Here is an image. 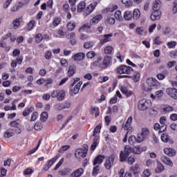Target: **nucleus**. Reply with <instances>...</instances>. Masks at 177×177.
<instances>
[{
	"instance_id": "6e6d98bb",
	"label": "nucleus",
	"mask_w": 177,
	"mask_h": 177,
	"mask_svg": "<svg viewBox=\"0 0 177 177\" xmlns=\"http://www.w3.org/2000/svg\"><path fill=\"white\" fill-rule=\"evenodd\" d=\"M176 41H169L167 44V48H169V49H172L174 48H175V46H176Z\"/></svg>"
},
{
	"instance_id": "6ab92c4d",
	"label": "nucleus",
	"mask_w": 177,
	"mask_h": 177,
	"mask_svg": "<svg viewBox=\"0 0 177 177\" xmlns=\"http://www.w3.org/2000/svg\"><path fill=\"white\" fill-rule=\"evenodd\" d=\"M84 175V169L80 167L72 172L69 177H81Z\"/></svg>"
},
{
	"instance_id": "de8ad7c7",
	"label": "nucleus",
	"mask_w": 177,
	"mask_h": 177,
	"mask_svg": "<svg viewBox=\"0 0 177 177\" xmlns=\"http://www.w3.org/2000/svg\"><path fill=\"white\" fill-rule=\"evenodd\" d=\"M48 112H42L40 116V120L42 121V122H45L46 120H48Z\"/></svg>"
},
{
	"instance_id": "6e6552de",
	"label": "nucleus",
	"mask_w": 177,
	"mask_h": 177,
	"mask_svg": "<svg viewBox=\"0 0 177 177\" xmlns=\"http://www.w3.org/2000/svg\"><path fill=\"white\" fill-rule=\"evenodd\" d=\"M10 126L12 128V131L17 135L21 133V124L19 120H14L10 122Z\"/></svg>"
},
{
	"instance_id": "f8f14e48",
	"label": "nucleus",
	"mask_w": 177,
	"mask_h": 177,
	"mask_svg": "<svg viewBox=\"0 0 177 177\" xmlns=\"http://www.w3.org/2000/svg\"><path fill=\"white\" fill-rule=\"evenodd\" d=\"M132 116L129 117L126 123L122 125V128L124 131H127V132H132Z\"/></svg>"
},
{
	"instance_id": "7c9ffc66",
	"label": "nucleus",
	"mask_w": 177,
	"mask_h": 177,
	"mask_svg": "<svg viewBox=\"0 0 177 177\" xmlns=\"http://www.w3.org/2000/svg\"><path fill=\"white\" fill-rule=\"evenodd\" d=\"M100 109H99V107H96V106H94V107H92L91 109V111H90V113L92 115H95V118L99 117V114H100Z\"/></svg>"
},
{
	"instance_id": "c756f323",
	"label": "nucleus",
	"mask_w": 177,
	"mask_h": 177,
	"mask_svg": "<svg viewBox=\"0 0 177 177\" xmlns=\"http://www.w3.org/2000/svg\"><path fill=\"white\" fill-rule=\"evenodd\" d=\"M130 171L132 174H133L134 175H136L139 174V172H140V167H139V165L136 164L134 166H132L130 168Z\"/></svg>"
},
{
	"instance_id": "5fc2aeb1",
	"label": "nucleus",
	"mask_w": 177,
	"mask_h": 177,
	"mask_svg": "<svg viewBox=\"0 0 177 177\" xmlns=\"http://www.w3.org/2000/svg\"><path fill=\"white\" fill-rule=\"evenodd\" d=\"M158 114V111L154 108H151L149 110V115H151V117H156Z\"/></svg>"
},
{
	"instance_id": "37998d69",
	"label": "nucleus",
	"mask_w": 177,
	"mask_h": 177,
	"mask_svg": "<svg viewBox=\"0 0 177 177\" xmlns=\"http://www.w3.org/2000/svg\"><path fill=\"white\" fill-rule=\"evenodd\" d=\"M136 142H138V137L136 138V136H131L129 138V143L131 146H133V145H135V143H136Z\"/></svg>"
},
{
	"instance_id": "cd10ccee",
	"label": "nucleus",
	"mask_w": 177,
	"mask_h": 177,
	"mask_svg": "<svg viewBox=\"0 0 177 177\" xmlns=\"http://www.w3.org/2000/svg\"><path fill=\"white\" fill-rule=\"evenodd\" d=\"M76 27L77 23L74 22L73 21H70L66 25V28L68 31H74Z\"/></svg>"
},
{
	"instance_id": "4468645a",
	"label": "nucleus",
	"mask_w": 177,
	"mask_h": 177,
	"mask_svg": "<svg viewBox=\"0 0 177 177\" xmlns=\"http://www.w3.org/2000/svg\"><path fill=\"white\" fill-rule=\"evenodd\" d=\"M147 85H148V86H150V88H151V86L157 87L160 86V82H158V81L156 78L149 77L147 80Z\"/></svg>"
},
{
	"instance_id": "13d9d810",
	"label": "nucleus",
	"mask_w": 177,
	"mask_h": 177,
	"mask_svg": "<svg viewBox=\"0 0 177 177\" xmlns=\"http://www.w3.org/2000/svg\"><path fill=\"white\" fill-rule=\"evenodd\" d=\"M102 129V124H97L94 130H93V135H96V133H100V130Z\"/></svg>"
},
{
	"instance_id": "a211bd4d",
	"label": "nucleus",
	"mask_w": 177,
	"mask_h": 177,
	"mask_svg": "<svg viewBox=\"0 0 177 177\" xmlns=\"http://www.w3.org/2000/svg\"><path fill=\"white\" fill-rule=\"evenodd\" d=\"M161 18V11H157V10H153L152 12L150 19L152 20V21H156V20H160Z\"/></svg>"
},
{
	"instance_id": "8fccbe9b",
	"label": "nucleus",
	"mask_w": 177,
	"mask_h": 177,
	"mask_svg": "<svg viewBox=\"0 0 177 177\" xmlns=\"http://www.w3.org/2000/svg\"><path fill=\"white\" fill-rule=\"evenodd\" d=\"M122 3H123V5H125V6H132V5H133V1H132V0H122Z\"/></svg>"
},
{
	"instance_id": "20e7f679",
	"label": "nucleus",
	"mask_w": 177,
	"mask_h": 177,
	"mask_svg": "<svg viewBox=\"0 0 177 177\" xmlns=\"http://www.w3.org/2000/svg\"><path fill=\"white\" fill-rule=\"evenodd\" d=\"M113 62V57L109 55H105L101 63L99 64V68L101 70H107L109 67L111 66V62Z\"/></svg>"
},
{
	"instance_id": "0e129e2a",
	"label": "nucleus",
	"mask_w": 177,
	"mask_h": 177,
	"mask_svg": "<svg viewBox=\"0 0 177 177\" xmlns=\"http://www.w3.org/2000/svg\"><path fill=\"white\" fill-rule=\"evenodd\" d=\"M62 106L64 110L66 109H70V107H71V102L65 101L62 103Z\"/></svg>"
},
{
	"instance_id": "3c124183",
	"label": "nucleus",
	"mask_w": 177,
	"mask_h": 177,
	"mask_svg": "<svg viewBox=\"0 0 177 177\" xmlns=\"http://www.w3.org/2000/svg\"><path fill=\"white\" fill-rule=\"evenodd\" d=\"M99 171H100V166L99 165L95 166L93 169V173H92L93 176H96V175L99 174Z\"/></svg>"
},
{
	"instance_id": "774afa93",
	"label": "nucleus",
	"mask_w": 177,
	"mask_h": 177,
	"mask_svg": "<svg viewBox=\"0 0 177 177\" xmlns=\"http://www.w3.org/2000/svg\"><path fill=\"white\" fill-rule=\"evenodd\" d=\"M172 12L174 14L177 13V0H174L173 2Z\"/></svg>"
},
{
	"instance_id": "603ef678",
	"label": "nucleus",
	"mask_w": 177,
	"mask_h": 177,
	"mask_svg": "<svg viewBox=\"0 0 177 177\" xmlns=\"http://www.w3.org/2000/svg\"><path fill=\"white\" fill-rule=\"evenodd\" d=\"M54 108L57 111H62V110H64L63 103H58V104H55Z\"/></svg>"
},
{
	"instance_id": "5701e85b",
	"label": "nucleus",
	"mask_w": 177,
	"mask_h": 177,
	"mask_svg": "<svg viewBox=\"0 0 177 177\" xmlns=\"http://www.w3.org/2000/svg\"><path fill=\"white\" fill-rule=\"evenodd\" d=\"M164 153L167 154V156H169V157H174V156H176V150L172 148H165Z\"/></svg>"
},
{
	"instance_id": "09e8293b",
	"label": "nucleus",
	"mask_w": 177,
	"mask_h": 177,
	"mask_svg": "<svg viewBox=\"0 0 177 177\" xmlns=\"http://www.w3.org/2000/svg\"><path fill=\"white\" fill-rule=\"evenodd\" d=\"M60 23H62V18L59 17H56L53 21V25L54 27H57Z\"/></svg>"
},
{
	"instance_id": "49530a36",
	"label": "nucleus",
	"mask_w": 177,
	"mask_h": 177,
	"mask_svg": "<svg viewBox=\"0 0 177 177\" xmlns=\"http://www.w3.org/2000/svg\"><path fill=\"white\" fill-rule=\"evenodd\" d=\"M114 16L116 20H118L119 21H121V20L122 19V15H121L120 10H116Z\"/></svg>"
},
{
	"instance_id": "4c0bfd02",
	"label": "nucleus",
	"mask_w": 177,
	"mask_h": 177,
	"mask_svg": "<svg viewBox=\"0 0 177 177\" xmlns=\"http://www.w3.org/2000/svg\"><path fill=\"white\" fill-rule=\"evenodd\" d=\"M15 131L12 129H8L4 133V138H12L15 135Z\"/></svg>"
},
{
	"instance_id": "79ce46f5",
	"label": "nucleus",
	"mask_w": 177,
	"mask_h": 177,
	"mask_svg": "<svg viewBox=\"0 0 177 177\" xmlns=\"http://www.w3.org/2000/svg\"><path fill=\"white\" fill-rule=\"evenodd\" d=\"M97 140H98L97 137L94 138L93 143L91 145V148H90V150L91 151H95V150L96 149V147H97V145H98Z\"/></svg>"
},
{
	"instance_id": "2f4dec72",
	"label": "nucleus",
	"mask_w": 177,
	"mask_h": 177,
	"mask_svg": "<svg viewBox=\"0 0 177 177\" xmlns=\"http://www.w3.org/2000/svg\"><path fill=\"white\" fill-rule=\"evenodd\" d=\"M21 20H22L21 18H17L12 21L14 30H17V28L20 27Z\"/></svg>"
},
{
	"instance_id": "ddd939ff",
	"label": "nucleus",
	"mask_w": 177,
	"mask_h": 177,
	"mask_svg": "<svg viewBox=\"0 0 177 177\" xmlns=\"http://www.w3.org/2000/svg\"><path fill=\"white\" fill-rule=\"evenodd\" d=\"M146 150H147V147L145 146L136 145L133 148V154H142V153L146 151Z\"/></svg>"
},
{
	"instance_id": "ea45409f",
	"label": "nucleus",
	"mask_w": 177,
	"mask_h": 177,
	"mask_svg": "<svg viewBox=\"0 0 177 177\" xmlns=\"http://www.w3.org/2000/svg\"><path fill=\"white\" fill-rule=\"evenodd\" d=\"M82 85V81L79 82L74 87L73 92L75 95H77L78 92H80V89L81 88V86Z\"/></svg>"
},
{
	"instance_id": "0eeeda50",
	"label": "nucleus",
	"mask_w": 177,
	"mask_h": 177,
	"mask_svg": "<svg viewBox=\"0 0 177 177\" xmlns=\"http://www.w3.org/2000/svg\"><path fill=\"white\" fill-rule=\"evenodd\" d=\"M116 72L118 74H132L133 73V68L129 66L120 65L117 69Z\"/></svg>"
},
{
	"instance_id": "e2e57ef3",
	"label": "nucleus",
	"mask_w": 177,
	"mask_h": 177,
	"mask_svg": "<svg viewBox=\"0 0 177 177\" xmlns=\"http://www.w3.org/2000/svg\"><path fill=\"white\" fill-rule=\"evenodd\" d=\"M38 112H33L31 118H30V122H32V121H37V118H38Z\"/></svg>"
},
{
	"instance_id": "4be33fe9",
	"label": "nucleus",
	"mask_w": 177,
	"mask_h": 177,
	"mask_svg": "<svg viewBox=\"0 0 177 177\" xmlns=\"http://www.w3.org/2000/svg\"><path fill=\"white\" fill-rule=\"evenodd\" d=\"M160 138L162 142H164V143H168V142H169L170 145L174 144V140L169 139V135L167 133H163Z\"/></svg>"
},
{
	"instance_id": "f704fd0d",
	"label": "nucleus",
	"mask_w": 177,
	"mask_h": 177,
	"mask_svg": "<svg viewBox=\"0 0 177 177\" xmlns=\"http://www.w3.org/2000/svg\"><path fill=\"white\" fill-rule=\"evenodd\" d=\"M114 50V48L111 46H106L104 48V53L105 55H111Z\"/></svg>"
},
{
	"instance_id": "c85d7f7f",
	"label": "nucleus",
	"mask_w": 177,
	"mask_h": 177,
	"mask_svg": "<svg viewBox=\"0 0 177 177\" xmlns=\"http://www.w3.org/2000/svg\"><path fill=\"white\" fill-rule=\"evenodd\" d=\"M123 17L124 20H127V21H131L132 19H133L132 11L127 10L124 12Z\"/></svg>"
},
{
	"instance_id": "864d4df0",
	"label": "nucleus",
	"mask_w": 177,
	"mask_h": 177,
	"mask_svg": "<svg viewBox=\"0 0 177 177\" xmlns=\"http://www.w3.org/2000/svg\"><path fill=\"white\" fill-rule=\"evenodd\" d=\"M136 34L138 35H143V33L145 32V28L143 27H138L136 30Z\"/></svg>"
},
{
	"instance_id": "e433bc0d",
	"label": "nucleus",
	"mask_w": 177,
	"mask_h": 177,
	"mask_svg": "<svg viewBox=\"0 0 177 177\" xmlns=\"http://www.w3.org/2000/svg\"><path fill=\"white\" fill-rule=\"evenodd\" d=\"M35 27V20H30L27 24V31H32Z\"/></svg>"
},
{
	"instance_id": "c9c22d12",
	"label": "nucleus",
	"mask_w": 177,
	"mask_h": 177,
	"mask_svg": "<svg viewBox=\"0 0 177 177\" xmlns=\"http://www.w3.org/2000/svg\"><path fill=\"white\" fill-rule=\"evenodd\" d=\"M164 169H165V167L162 165V164L160 162H158V166L155 169L156 174H161Z\"/></svg>"
},
{
	"instance_id": "bb28decb",
	"label": "nucleus",
	"mask_w": 177,
	"mask_h": 177,
	"mask_svg": "<svg viewBox=\"0 0 177 177\" xmlns=\"http://www.w3.org/2000/svg\"><path fill=\"white\" fill-rule=\"evenodd\" d=\"M85 8H86V3L85 1H80L77 5V12L82 13L85 10Z\"/></svg>"
},
{
	"instance_id": "69168bd1",
	"label": "nucleus",
	"mask_w": 177,
	"mask_h": 177,
	"mask_svg": "<svg viewBox=\"0 0 177 177\" xmlns=\"http://www.w3.org/2000/svg\"><path fill=\"white\" fill-rule=\"evenodd\" d=\"M127 162L129 165H132L135 162V156H131L127 158Z\"/></svg>"
},
{
	"instance_id": "423d86ee",
	"label": "nucleus",
	"mask_w": 177,
	"mask_h": 177,
	"mask_svg": "<svg viewBox=\"0 0 177 177\" xmlns=\"http://www.w3.org/2000/svg\"><path fill=\"white\" fill-rule=\"evenodd\" d=\"M50 96L53 99L57 97L59 102H62V100H64V98L66 97V91L54 90L53 91H52Z\"/></svg>"
},
{
	"instance_id": "39448f33",
	"label": "nucleus",
	"mask_w": 177,
	"mask_h": 177,
	"mask_svg": "<svg viewBox=\"0 0 177 177\" xmlns=\"http://www.w3.org/2000/svg\"><path fill=\"white\" fill-rule=\"evenodd\" d=\"M116 155L115 153H111L109 156H108L105 162L104 163V167L108 171H110L114 167V161L115 160Z\"/></svg>"
},
{
	"instance_id": "c03bdc74",
	"label": "nucleus",
	"mask_w": 177,
	"mask_h": 177,
	"mask_svg": "<svg viewBox=\"0 0 177 177\" xmlns=\"http://www.w3.org/2000/svg\"><path fill=\"white\" fill-rule=\"evenodd\" d=\"M75 74V67L74 66H69L68 71V76L73 77Z\"/></svg>"
},
{
	"instance_id": "338daca9",
	"label": "nucleus",
	"mask_w": 177,
	"mask_h": 177,
	"mask_svg": "<svg viewBox=\"0 0 177 177\" xmlns=\"http://www.w3.org/2000/svg\"><path fill=\"white\" fill-rule=\"evenodd\" d=\"M169 56L171 59H176L177 57V50H174L169 52Z\"/></svg>"
},
{
	"instance_id": "393cba45",
	"label": "nucleus",
	"mask_w": 177,
	"mask_h": 177,
	"mask_svg": "<svg viewBox=\"0 0 177 177\" xmlns=\"http://www.w3.org/2000/svg\"><path fill=\"white\" fill-rule=\"evenodd\" d=\"M160 160L162 162H164V164H166V165L174 167V162L171 161V158H169L168 156H162Z\"/></svg>"
},
{
	"instance_id": "473e14b6",
	"label": "nucleus",
	"mask_w": 177,
	"mask_h": 177,
	"mask_svg": "<svg viewBox=\"0 0 177 177\" xmlns=\"http://www.w3.org/2000/svg\"><path fill=\"white\" fill-rule=\"evenodd\" d=\"M132 15L133 20H139L140 18V10L139 9H135L133 11Z\"/></svg>"
},
{
	"instance_id": "f3484780",
	"label": "nucleus",
	"mask_w": 177,
	"mask_h": 177,
	"mask_svg": "<svg viewBox=\"0 0 177 177\" xmlns=\"http://www.w3.org/2000/svg\"><path fill=\"white\" fill-rule=\"evenodd\" d=\"M104 158H106V156L105 155H98L97 156L93 162V165H100V164H102L103 162V161H104Z\"/></svg>"
},
{
	"instance_id": "bf43d9fd",
	"label": "nucleus",
	"mask_w": 177,
	"mask_h": 177,
	"mask_svg": "<svg viewBox=\"0 0 177 177\" xmlns=\"http://www.w3.org/2000/svg\"><path fill=\"white\" fill-rule=\"evenodd\" d=\"M163 111H164V113H169L170 111H174V108H172L169 105H167V106H164Z\"/></svg>"
},
{
	"instance_id": "9b49d317",
	"label": "nucleus",
	"mask_w": 177,
	"mask_h": 177,
	"mask_svg": "<svg viewBox=\"0 0 177 177\" xmlns=\"http://www.w3.org/2000/svg\"><path fill=\"white\" fill-rule=\"evenodd\" d=\"M112 37H113V33L105 34V35L99 36L100 44L101 45H104V44H107V42H110V41H111Z\"/></svg>"
},
{
	"instance_id": "f257e3e1",
	"label": "nucleus",
	"mask_w": 177,
	"mask_h": 177,
	"mask_svg": "<svg viewBox=\"0 0 177 177\" xmlns=\"http://www.w3.org/2000/svg\"><path fill=\"white\" fill-rule=\"evenodd\" d=\"M131 153H133V148H132L129 145H126L124 147V151H121L120 153V162H124V161H127Z\"/></svg>"
},
{
	"instance_id": "a18cd8bd",
	"label": "nucleus",
	"mask_w": 177,
	"mask_h": 177,
	"mask_svg": "<svg viewBox=\"0 0 177 177\" xmlns=\"http://www.w3.org/2000/svg\"><path fill=\"white\" fill-rule=\"evenodd\" d=\"M91 24H84L79 29V32H81L82 31H85V30H91Z\"/></svg>"
},
{
	"instance_id": "a878e982",
	"label": "nucleus",
	"mask_w": 177,
	"mask_h": 177,
	"mask_svg": "<svg viewBox=\"0 0 177 177\" xmlns=\"http://www.w3.org/2000/svg\"><path fill=\"white\" fill-rule=\"evenodd\" d=\"M102 19H103L102 15H97L91 19L90 24H97V23H99Z\"/></svg>"
},
{
	"instance_id": "4d7b16f0",
	"label": "nucleus",
	"mask_w": 177,
	"mask_h": 177,
	"mask_svg": "<svg viewBox=\"0 0 177 177\" xmlns=\"http://www.w3.org/2000/svg\"><path fill=\"white\" fill-rule=\"evenodd\" d=\"M42 39H44V37H42V34L38 33L37 35H36L35 41L37 44H39V42H41Z\"/></svg>"
},
{
	"instance_id": "680f3d73",
	"label": "nucleus",
	"mask_w": 177,
	"mask_h": 177,
	"mask_svg": "<svg viewBox=\"0 0 177 177\" xmlns=\"http://www.w3.org/2000/svg\"><path fill=\"white\" fill-rule=\"evenodd\" d=\"M42 128H43L42 123H40V122L35 123V124L34 126V129L35 131H41V129H42Z\"/></svg>"
},
{
	"instance_id": "f03ea898",
	"label": "nucleus",
	"mask_w": 177,
	"mask_h": 177,
	"mask_svg": "<svg viewBox=\"0 0 177 177\" xmlns=\"http://www.w3.org/2000/svg\"><path fill=\"white\" fill-rule=\"evenodd\" d=\"M151 107V101L150 100H146L145 98L139 100L138 103V109L140 111H145Z\"/></svg>"
},
{
	"instance_id": "052dcab7",
	"label": "nucleus",
	"mask_w": 177,
	"mask_h": 177,
	"mask_svg": "<svg viewBox=\"0 0 177 177\" xmlns=\"http://www.w3.org/2000/svg\"><path fill=\"white\" fill-rule=\"evenodd\" d=\"M44 57H45V59H46L47 60H50V59H52V51H50V50H47V51L45 53Z\"/></svg>"
},
{
	"instance_id": "72a5a7b5",
	"label": "nucleus",
	"mask_w": 177,
	"mask_h": 177,
	"mask_svg": "<svg viewBox=\"0 0 177 177\" xmlns=\"http://www.w3.org/2000/svg\"><path fill=\"white\" fill-rule=\"evenodd\" d=\"M35 109L33 106H30L29 108H26L22 113V115L24 117H28L30 115V113H32L34 111Z\"/></svg>"
},
{
	"instance_id": "a19ab883",
	"label": "nucleus",
	"mask_w": 177,
	"mask_h": 177,
	"mask_svg": "<svg viewBox=\"0 0 177 177\" xmlns=\"http://www.w3.org/2000/svg\"><path fill=\"white\" fill-rule=\"evenodd\" d=\"M133 81L134 82H139L140 81V73L136 71L133 75Z\"/></svg>"
},
{
	"instance_id": "1a4fd4ad",
	"label": "nucleus",
	"mask_w": 177,
	"mask_h": 177,
	"mask_svg": "<svg viewBox=\"0 0 177 177\" xmlns=\"http://www.w3.org/2000/svg\"><path fill=\"white\" fill-rule=\"evenodd\" d=\"M97 6V2L94 1L91 3H90L87 7L85 8L83 15L84 17H86V16H89L96 9V7Z\"/></svg>"
},
{
	"instance_id": "2eb2a0df",
	"label": "nucleus",
	"mask_w": 177,
	"mask_h": 177,
	"mask_svg": "<svg viewBox=\"0 0 177 177\" xmlns=\"http://www.w3.org/2000/svg\"><path fill=\"white\" fill-rule=\"evenodd\" d=\"M153 129L155 131H158L159 133H162V132H165L167 131V125L166 124L160 125L159 123H156L153 125Z\"/></svg>"
},
{
	"instance_id": "b1692460",
	"label": "nucleus",
	"mask_w": 177,
	"mask_h": 177,
	"mask_svg": "<svg viewBox=\"0 0 177 177\" xmlns=\"http://www.w3.org/2000/svg\"><path fill=\"white\" fill-rule=\"evenodd\" d=\"M162 3L160 0H155L153 3L152 9L153 10L161 11V6Z\"/></svg>"
},
{
	"instance_id": "7ed1b4c3",
	"label": "nucleus",
	"mask_w": 177,
	"mask_h": 177,
	"mask_svg": "<svg viewBox=\"0 0 177 177\" xmlns=\"http://www.w3.org/2000/svg\"><path fill=\"white\" fill-rule=\"evenodd\" d=\"M88 144H84L82 148L76 149L75 152L76 158H84V157H86V154H88Z\"/></svg>"
},
{
	"instance_id": "58836bf2",
	"label": "nucleus",
	"mask_w": 177,
	"mask_h": 177,
	"mask_svg": "<svg viewBox=\"0 0 177 177\" xmlns=\"http://www.w3.org/2000/svg\"><path fill=\"white\" fill-rule=\"evenodd\" d=\"M60 157V156L57 155L55 156L54 158H53L52 159H50L49 160H48L46 162V164L50 167H52V165H53V164H55V162H56V161H57V160L59 159V158Z\"/></svg>"
},
{
	"instance_id": "412c9836",
	"label": "nucleus",
	"mask_w": 177,
	"mask_h": 177,
	"mask_svg": "<svg viewBox=\"0 0 177 177\" xmlns=\"http://www.w3.org/2000/svg\"><path fill=\"white\" fill-rule=\"evenodd\" d=\"M72 59H73V60H75V62H81L84 60V59H85V53H77L72 57Z\"/></svg>"
},
{
	"instance_id": "aec40b11",
	"label": "nucleus",
	"mask_w": 177,
	"mask_h": 177,
	"mask_svg": "<svg viewBox=\"0 0 177 177\" xmlns=\"http://www.w3.org/2000/svg\"><path fill=\"white\" fill-rule=\"evenodd\" d=\"M120 91L123 95H125L127 97H129V96L133 95V91H129L127 86H122L120 88Z\"/></svg>"
},
{
	"instance_id": "dca6fc26",
	"label": "nucleus",
	"mask_w": 177,
	"mask_h": 177,
	"mask_svg": "<svg viewBox=\"0 0 177 177\" xmlns=\"http://www.w3.org/2000/svg\"><path fill=\"white\" fill-rule=\"evenodd\" d=\"M167 95L170 96V97H172L173 99H175V100H177V89L175 88H169L166 91Z\"/></svg>"
},
{
	"instance_id": "9d476101",
	"label": "nucleus",
	"mask_w": 177,
	"mask_h": 177,
	"mask_svg": "<svg viewBox=\"0 0 177 177\" xmlns=\"http://www.w3.org/2000/svg\"><path fill=\"white\" fill-rule=\"evenodd\" d=\"M150 131L147 127L142 128L141 133L138 134V143H142L149 136Z\"/></svg>"
}]
</instances>
